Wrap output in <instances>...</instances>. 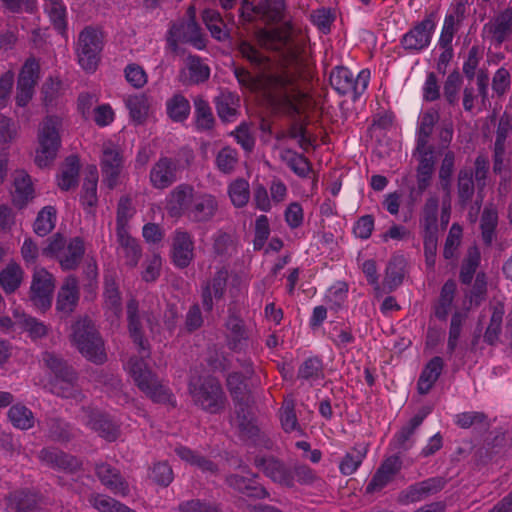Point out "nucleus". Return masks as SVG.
<instances>
[{
    "instance_id": "6e6d98bb",
    "label": "nucleus",
    "mask_w": 512,
    "mask_h": 512,
    "mask_svg": "<svg viewBox=\"0 0 512 512\" xmlns=\"http://www.w3.org/2000/svg\"><path fill=\"white\" fill-rule=\"evenodd\" d=\"M405 259L402 256H394L386 267L384 285L390 291L396 289L402 282L405 273Z\"/></svg>"
},
{
    "instance_id": "7ed1b4c3",
    "label": "nucleus",
    "mask_w": 512,
    "mask_h": 512,
    "mask_svg": "<svg viewBox=\"0 0 512 512\" xmlns=\"http://www.w3.org/2000/svg\"><path fill=\"white\" fill-rule=\"evenodd\" d=\"M254 465L274 483L287 488H293L296 483L312 485L318 479L316 472L308 465L300 463L288 465L273 456H257L254 459Z\"/></svg>"
},
{
    "instance_id": "cd10ccee",
    "label": "nucleus",
    "mask_w": 512,
    "mask_h": 512,
    "mask_svg": "<svg viewBox=\"0 0 512 512\" xmlns=\"http://www.w3.org/2000/svg\"><path fill=\"white\" fill-rule=\"evenodd\" d=\"M79 301V288L76 278L70 277L60 288L56 301V309L65 316L71 314Z\"/></svg>"
},
{
    "instance_id": "603ef678",
    "label": "nucleus",
    "mask_w": 512,
    "mask_h": 512,
    "mask_svg": "<svg viewBox=\"0 0 512 512\" xmlns=\"http://www.w3.org/2000/svg\"><path fill=\"white\" fill-rule=\"evenodd\" d=\"M239 163V153L231 146H224L215 156V166L218 171L225 175L235 172Z\"/></svg>"
},
{
    "instance_id": "3c124183",
    "label": "nucleus",
    "mask_w": 512,
    "mask_h": 512,
    "mask_svg": "<svg viewBox=\"0 0 512 512\" xmlns=\"http://www.w3.org/2000/svg\"><path fill=\"white\" fill-rule=\"evenodd\" d=\"M468 318V313L466 311H455L450 320L448 340H447V354L452 356L455 352L459 339L461 337V333L463 330V326L466 323Z\"/></svg>"
},
{
    "instance_id": "9b49d317",
    "label": "nucleus",
    "mask_w": 512,
    "mask_h": 512,
    "mask_svg": "<svg viewBox=\"0 0 512 512\" xmlns=\"http://www.w3.org/2000/svg\"><path fill=\"white\" fill-rule=\"evenodd\" d=\"M125 166V158L122 149L109 141L102 146L100 157V169L102 183L110 190L121 183V176Z\"/></svg>"
},
{
    "instance_id": "c85d7f7f",
    "label": "nucleus",
    "mask_w": 512,
    "mask_h": 512,
    "mask_svg": "<svg viewBox=\"0 0 512 512\" xmlns=\"http://www.w3.org/2000/svg\"><path fill=\"white\" fill-rule=\"evenodd\" d=\"M439 119L440 113L435 107H430L420 114L417 127L416 149H424L430 146L429 139Z\"/></svg>"
},
{
    "instance_id": "0e129e2a",
    "label": "nucleus",
    "mask_w": 512,
    "mask_h": 512,
    "mask_svg": "<svg viewBox=\"0 0 512 512\" xmlns=\"http://www.w3.org/2000/svg\"><path fill=\"white\" fill-rule=\"evenodd\" d=\"M49 385L50 391L58 397L74 399L76 401H82L84 398L79 388L78 380H61V382H50Z\"/></svg>"
},
{
    "instance_id": "864d4df0",
    "label": "nucleus",
    "mask_w": 512,
    "mask_h": 512,
    "mask_svg": "<svg viewBox=\"0 0 512 512\" xmlns=\"http://www.w3.org/2000/svg\"><path fill=\"white\" fill-rule=\"evenodd\" d=\"M136 213L132 199L128 195L119 198L116 211V233L128 232V223Z\"/></svg>"
},
{
    "instance_id": "a878e982",
    "label": "nucleus",
    "mask_w": 512,
    "mask_h": 512,
    "mask_svg": "<svg viewBox=\"0 0 512 512\" xmlns=\"http://www.w3.org/2000/svg\"><path fill=\"white\" fill-rule=\"evenodd\" d=\"M210 73V67L199 56L189 55L180 77L184 85H199L209 80Z\"/></svg>"
},
{
    "instance_id": "39448f33",
    "label": "nucleus",
    "mask_w": 512,
    "mask_h": 512,
    "mask_svg": "<svg viewBox=\"0 0 512 512\" xmlns=\"http://www.w3.org/2000/svg\"><path fill=\"white\" fill-rule=\"evenodd\" d=\"M193 403L209 414H219L227 397L219 380L212 376L194 378L188 385Z\"/></svg>"
},
{
    "instance_id": "79ce46f5",
    "label": "nucleus",
    "mask_w": 512,
    "mask_h": 512,
    "mask_svg": "<svg viewBox=\"0 0 512 512\" xmlns=\"http://www.w3.org/2000/svg\"><path fill=\"white\" fill-rule=\"evenodd\" d=\"M98 171L96 166H91L84 178L82 190L80 194V202L84 207L93 208L98 202L97 184H98Z\"/></svg>"
},
{
    "instance_id": "58836bf2",
    "label": "nucleus",
    "mask_w": 512,
    "mask_h": 512,
    "mask_svg": "<svg viewBox=\"0 0 512 512\" xmlns=\"http://www.w3.org/2000/svg\"><path fill=\"white\" fill-rule=\"evenodd\" d=\"M104 307L115 315H118L122 308V297L115 276L106 274L104 276Z\"/></svg>"
},
{
    "instance_id": "0eeeda50",
    "label": "nucleus",
    "mask_w": 512,
    "mask_h": 512,
    "mask_svg": "<svg viewBox=\"0 0 512 512\" xmlns=\"http://www.w3.org/2000/svg\"><path fill=\"white\" fill-rule=\"evenodd\" d=\"M62 119L56 115L44 118L38 130V148L36 150L35 162L43 168L49 166L56 158L61 146L60 129Z\"/></svg>"
},
{
    "instance_id": "f257e3e1",
    "label": "nucleus",
    "mask_w": 512,
    "mask_h": 512,
    "mask_svg": "<svg viewBox=\"0 0 512 512\" xmlns=\"http://www.w3.org/2000/svg\"><path fill=\"white\" fill-rule=\"evenodd\" d=\"M238 51L253 68L261 73L254 77L244 67H235L234 75L243 87L261 90L264 98L276 113L295 114L299 112L302 92L297 77L287 69L264 72L270 66V59L246 40L238 44Z\"/></svg>"
},
{
    "instance_id": "37998d69",
    "label": "nucleus",
    "mask_w": 512,
    "mask_h": 512,
    "mask_svg": "<svg viewBox=\"0 0 512 512\" xmlns=\"http://www.w3.org/2000/svg\"><path fill=\"white\" fill-rule=\"evenodd\" d=\"M498 225V212L493 206H486L483 209L480 219V229L483 243L491 246L496 237V228Z\"/></svg>"
},
{
    "instance_id": "49530a36",
    "label": "nucleus",
    "mask_w": 512,
    "mask_h": 512,
    "mask_svg": "<svg viewBox=\"0 0 512 512\" xmlns=\"http://www.w3.org/2000/svg\"><path fill=\"white\" fill-rule=\"evenodd\" d=\"M45 12L48 14L54 29L57 30L58 33L62 36H66V6L62 0H47L45 3Z\"/></svg>"
},
{
    "instance_id": "f704fd0d",
    "label": "nucleus",
    "mask_w": 512,
    "mask_h": 512,
    "mask_svg": "<svg viewBox=\"0 0 512 512\" xmlns=\"http://www.w3.org/2000/svg\"><path fill=\"white\" fill-rule=\"evenodd\" d=\"M280 159L300 178H307L312 171L310 160L291 148H284Z\"/></svg>"
},
{
    "instance_id": "423d86ee",
    "label": "nucleus",
    "mask_w": 512,
    "mask_h": 512,
    "mask_svg": "<svg viewBox=\"0 0 512 512\" xmlns=\"http://www.w3.org/2000/svg\"><path fill=\"white\" fill-rule=\"evenodd\" d=\"M72 329V342L82 356L97 365L105 363L107 354L104 341L94 323L88 318L80 319Z\"/></svg>"
},
{
    "instance_id": "b1692460",
    "label": "nucleus",
    "mask_w": 512,
    "mask_h": 512,
    "mask_svg": "<svg viewBox=\"0 0 512 512\" xmlns=\"http://www.w3.org/2000/svg\"><path fill=\"white\" fill-rule=\"evenodd\" d=\"M95 473L100 482L112 493L120 496L129 494L128 482L117 468L108 463H99L95 467Z\"/></svg>"
},
{
    "instance_id": "de8ad7c7",
    "label": "nucleus",
    "mask_w": 512,
    "mask_h": 512,
    "mask_svg": "<svg viewBox=\"0 0 512 512\" xmlns=\"http://www.w3.org/2000/svg\"><path fill=\"white\" fill-rule=\"evenodd\" d=\"M194 108L196 129L199 131H209L213 129L215 119L208 101L198 96L194 99Z\"/></svg>"
},
{
    "instance_id": "9d476101",
    "label": "nucleus",
    "mask_w": 512,
    "mask_h": 512,
    "mask_svg": "<svg viewBox=\"0 0 512 512\" xmlns=\"http://www.w3.org/2000/svg\"><path fill=\"white\" fill-rule=\"evenodd\" d=\"M436 12L426 13L421 21L402 35L400 46L407 54H419L426 50L432 41L436 29Z\"/></svg>"
},
{
    "instance_id": "f03ea898",
    "label": "nucleus",
    "mask_w": 512,
    "mask_h": 512,
    "mask_svg": "<svg viewBox=\"0 0 512 512\" xmlns=\"http://www.w3.org/2000/svg\"><path fill=\"white\" fill-rule=\"evenodd\" d=\"M126 321L129 337L141 354V357L130 358V375L137 387L152 401L169 403L172 398L170 389L161 383L144 360L151 354V346L145 335V325L154 333L159 325V312L152 307L140 308L136 299H130L126 305Z\"/></svg>"
},
{
    "instance_id": "8fccbe9b",
    "label": "nucleus",
    "mask_w": 512,
    "mask_h": 512,
    "mask_svg": "<svg viewBox=\"0 0 512 512\" xmlns=\"http://www.w3.org/2000/svg\"><path fill=\"white\" fill-rule=\"evenodd\" d=\"M454 424L462 429L475 428L486 430L490 423L488 416L481 411H467L454 416Z\"/></svg>"
},
{
    "instance_id": "bf43d9fd",
    "label": "nucleus",
    "mask_w": 512,
    "mask_h": 512,
    "mask_svg": "<svg viewBox=\"0 0 512 512\" xmlns=\"http://www.w3.org/2000/svg\"><path fill=\"white\" fill-rule=\"evenodd\" d=\"M463 84V77L458 70H453L444 81L443 96L449 106H456L459 101V92Z\"/></svg>"
},
{
    "instance_id": "6ab92c4d",
    "label": "nucleus",
    "mask_w": 512,
    "mask_h": 512,
    "mask_svg": "<svg viewBox=\"0 0 512 512\" xmlns=\"http://www.w3.org/2000/svg\"><path fill=\"white\" fill-rule=\"evenodd\" d=\"M219 210L215 195L207 192H195L187 219L192 223L202 224L213 220Z\"/></svg>"
},
{
    "instance_id": "052dcab7",
    "label": "nucleus",
    "mask_w": 512,
    "mask_h": 512,
    "mask_svg": "<svg viewBox=\"0 0 512 512\" xmlns=\"http://www.w3.org/2000/svg\"><path fill=\"white\" fill-rule=\"evenodd\" d=\"M12 425L21 430H27L34 425L33 412L24 405L15 404L8 411Z\"/></svg>"
},
{
    "instance_id": "7c9ffc66",
    "label": "nucleus",
    "mask_w": 512,
    "mask_h": 512,
    "mask_svg": "<svg viewBox=\"0 0 512 512\" xmlns=\"http://www.w3.org/2000/svg\"><path fill=\"white\" fill-rule=\"evenodd\" d=\"M226 483L247 497L263 499L269 495L267 490L263 486L258 485L253 478L232 474L226 478Z\"/></svg>"
},
{
    "instance_id": "20e7f679",
    "label": "nucleus",
    "mask_w": 512,
    "mask_h": 512,
    "mask_svg": "<svg viewBox=\"0 0 512 512\" xmlns=\"http://www.w3.org/2000/svg\"><path fill=\"white\" fill-rule=\"evenodd\" d=\"M85 250L83 238L76 236L67 242L62 234L56 233L46 240L42 255L56 259L62 270L72 271L79 267Z\"/></svg>"
},
{
    "instance_id": "69168bd1",
    "label": "nucleus",
    "mask_w": 512,
    "mask_h": 512,
    "mask_svg": "<svg viewBox=\"0 0 512 512\" xmlns=\"http://www.w3.org/2000/svg\"><path fill=\"white\" fill-rule=\"evenodd\" d=\"M228 194L235 207L246 206L250 198L248 181L243 178L236 179L228 186Z\"/></svg>"
},
{
    "instance_id": "473e14b6",
    "label": "nucleus",
    "mask_w": 512,
    "mask_h": 512,
    "mask_svg": "<svg viewBox=\"0 0 512 512\" xmlns=\"http://www.w3.org/2000/svg\"><path fill=\"white\" fill-rule=\"evenodd\" d=\"M439 199L430 195L422 208L420 228L422 234H438Z\"/></svg>"
},
{
    "instance_id": "338daca9",
    "label": "nucleus",
    "mask_w": 512,
    "mask_h": 512,
    "mask_svg": "<svg viewBox=\"0 0 512 512\" xmlns=\"http://www.w3.org/2000/svg\"><path fill=\"white\" fill-rule=\"evenodd\" d=\"M366 454V447H362L361 449L353 448L351 452L346 453L342 458L339 464L340 472L345 476L352 475L360 467L366 457Z\"/></svg>"
},
{
    "instance_id": "f3484780",
    "label": "nucleus",
    "mask_w": 512,
    "mask_h": 512,
    "mask_svg": "<svg viewBox=\"0 0 512 512\" xmlns=\"http://www.w3.org/2000/svg\"><path fill=\"white\" fill-rule=\"evenodd\" d=\"M41 504V494L30 488L10 491L3 499L5 512H40Z\"/></svg>"
},
{
    "instance_id": "72a5a7b5",
    "label": "nucleus",
    "mask_w": 512,
    "mask_h": 512,
    "mask_svg": "<svg viewBox=\"0 0 512 512\" xmlns=\"http://www.w3.org/2000/svg\"><path fill=\"white\" fill-rule=\"evenodd\" d=\"M166 114L175 123L185 122L191 112L189 100L181 93H175L166 100Z\"/></svg>"
},
{
    "instance_id": "5fc2aeb1",
    "label": "nucleus",
    "mask_w": 512,
    "mask_h": 512,
    "mask_svg": "<svg viewBox=\"0 0 512 512\" xmlns=\"http://www.w3.org/2000/svg\"><path fill=\"white\" fill-rule=\"evenodd\" d=\"M475 191L473 172L470 169H461L458 173L457 193L461 207H466L472 200Z\"/></svg>"
},
{
    "instance_id": "a19ab883",
    "label": "nucleus",
    "mask_w": 512,
    "mask_h": 512,
    "mask_svg": "<svg viewBox=\"0 0 512 512\" xmlns=\"http://www.w3.org/2000/svg\"><path fill=\"white\" fill-rule=\"evenodd\" d=\"M24 271L12 261L0 272V286L6 294L14 293L23 281Z\"/></svg>"
},
{
    "instance_id": "a18cd8bd",
    "label": "nucleus",
    "mask_w": 512,
    "mask_h": 512,
    "mask_svg": "<svg viewBox=\"0 0 512 512\" xmlns=\"http://www.w3.org/2000/svg\"><path fill=\"white\" fill-rule=\"evenodd\" d=\"M202 20L214 39L225 41L229 38V33L225 29L226 25L219 11L211 8L205 9L202 12Z\"/></svg>"
},
{
    "instance_id": "6e6552de",
    "label": "nucleus",
    "mask_w": 512,
    "mask_h": 512,
    "mask_svg": "<svg viewBox=\"0 0 512 512\" xmlns=\"http://www.w3.org/2000/svg\"><path fill=\"white\" fill-rule=\"evenodd\" d=\"M104 36L100 29L86 26L78 36L76 55L79 65L86 72H94L100 62Z\"/></svg>"
},
{
    "instance_id": "ea45409f",
    "label": "nucleus",
    "mask_w": 512,
    "mask_h": 512,
    "mask_svg": "<svg viewBox=\"0 0 512 512\" xmlns=\"http://www.w3.org/2000/svg\"><path fill=\"white\" fill-rule=\"evenodd\" d=\"M14 187L12 201L14 206L21 209L33 198L34 189L30 176L23 172L19 173L14 179Z\"/></svg>"
},
{
    "instance_id": "774afa93",
    "label": "nucleus",
    "mask_w": 512,
    "mask_h": 512,
    "mask_svg": "<svg viewBox=\"0 0 512 512\" xmlns=\"http://www.w3.org/2000/svg\"><path fill=\"white\" fill-rule=\"evenodd\" d=\"M47 426L48 435L53 441L68 442L74 437L71 425L59 418H50Z\"/></svg>"
},
{
    "instance_id": "412c9836",
    "label": "nucleus",
    "mask_w": 512,
    "mask_h": 512,
    "mask_svg": "<svg viewBox=\"0 0 512 512\" xmlns=\"http://www.w3.org/2000/svg\"><path fill=\"white\" fill-rule=\"evenodd\" d=\"M195 242L193 235L185 230L176 229L172 237L171 259L180 269L187 268L194 260Z\"/></svg>"
},
{
    "instance_id": "4d7b16f0",
    "label": "nucleus",
    "mask_w": 512,
    "mask_h": 512,
    "mask_svg": "<svg viewBox=\"0 0 512 512\" xmlns=\"http://www.w3.org/2000/svg\"><path fill=\"white\" fill-rule=\"evenodd\" d=\"M125 106L129 110V115L135 123L142 124L146 120L149 111V103L148 98L144 94L128 96L125 100Z\"/></svg>"
},
{
    "instance_id": "f8f14e48",
    "label": "nucleus",
    "mask_w": 512,
    "mask_h": 512,
    "mask_svg": "<svg viewBox=\"0 0 512 512\" xmlns=\"http://www.w3.org/2000/svg\"><path fill=\"white\" fill-rule=\"evenodd\" d=\"M291 26L276 27L263 32L264 44L271 50L278 52L285 65H292L298 61L299 49L295 44Z\"/></svg>"
},
{
    "instance_id": "4be33fe9",
    "label": "nucleus",
    "mask_w": 512,
    "mask_h": 512,
    "mask_svg": "<svg viewBox=\"0 0 512 512\" xmlns=\"http://www.w3.org/2000/svg\"><path fill=\"white\" fill-rule=\"evenodd\" d=\"M38 457L49 468L68 474L77 473L82 469L83 465V462L78 457L53 447L41 449Z\"/></svg>"
},
{
    "instance_id": "5701e85b",
    "label": "nucleus",
    "mask_w": 512,
    "mask_h": 512,
    "mask_svg": "<svg viewBox=\"0 0 512 512\" xmlns=\"http://www.w3.org/2000/svg\"><path fill=\"white\" fill-rule=\"evenodd\" d=\"M195 190L189 184H180L176 186L167 198V211L171 217L180 218L185 216L187 218L188 210L192 203Z\"/></svg>"
},
{
    "instance_id": "e433bc0d",
    "label": "nucleus",
    "mask_w": 512,
    "mask_h": 512,
    "mask_svg": "<svg viewBox=\"0 0 512 512\" xmlns=\"http://www.w3.org/2000/svg\"><path fill=\"white\" fill-rule=\"evenodd\" d=\"M295 408V399L293 397H286L279 410L281 427L286 433L297 432L299 435H303L304 431L298 422Z\"/></svg>"
},
{
    "instance_id": "ddd939ff",
    "label": "nucleus",
    "mask_w": 512,
    "mask_h": 512,
    "mask_svg": "<svg viewBox=\"0 0 512 512\" xmlns=\"http://www.w3.org/2000/svg\"><path fill=\"white\" fill-rule=\"evenodd\" d=\"M284 3L280 0H244L241 15L248 21L278 23L283 18Z\"/></svg>"
},
{
    "instance_id": "dca6fc26",
    "label": "nucleus",
    "mask_w": 512,
    "mask_h": 512,
    "mask_svg": "<svg viewBox=\"0 0 512 512\" xmlns=\"http://www.w3.org/2000/svg\"><path fill=\"white\" fill-rule=\"evenodd\" d=\"M229 279V271L226 267L218 268L211 278L201 285V303L206 313H211L214 308V301L222 300L226 294Z\"/></svg>"
},
{
    "instance_id": "c756f323",
    "label": "nucleus",
    "mask_w": 512,
    "mask_h": 512,
    "mask_svg": "<svg viewBox=\"0 0 512 512\" xmlns=\"http://www.w3.org/2000/svg\"><path fill=\"white\" fill-rule=\"evenodd\" d=\"M87 425L109 442L115 441L120 435L119 425L104 413H92Z\"/></svg>"
},
{
    "instance_id": "2f4dec72",
    "label": "nucleus",
    "mask_w": 512,
    "mask_h": 512,
    "mask_svg": "<svg viewBox=\"0 0 512 512\" xmlns=\"http://www.w3.org/2000/svg\"><path fill=\"white\" fill-rule=\"evenodd\" d=\"M80 160L77 155L68 156L57 176V184L63 191H68L78 185Z\"/></svg>"
},
{
    "instance_id": "09e8293b",
    "label": "nucleus",
    "mask_w": 512,
    "mask_h": 512,
    "mask_svg": "<svg viewBox=\"0 0 512 512\" xmlns=\"http://www.w3.org/2000/svg\"><path fill=\"white\" fill-rule=\"evenodd\" d=\"M297 377L310 383L322 380L324 378L322 359L318 356L305 359L298 368Z\"/></svg>"
},
{
    "instance_id": "c03bdc74",
    "label": "nucleus",
    "mask_w": 512,
    "mask_h": 512,
    "mask_svg": "<svg viewBox=\"0 0 512 512\" xmlns=\"http://www.w3.org/2000/svg\"><path fill=\"white\" fill-rule=\"evenodd\" d=\"M491 317L484 333V341L489 345H495L499 340L502 332L503 317L505 314V307L502 302H497L491 307Z\"/></svg>"
},
{
    "instance_id": "13d9d810",
    "label": "nucleus",
    "mask_w": 512,
    "mask_h": 512,
    "mask_svg": "<svg viewBox=\"0 0 512 512\" xmlns=\"http://www.w3.org/2000/svg\"><path fill=\"white\" fill-rule=\"evenodd\" d=\"M56 209L53 206L43 207L33 224V231L40 237L48 235L56 224Z\"/></svg>"
},
{
    "instance_id": "2eb2a0df",
    "label": "nucleus",
    "mask_w": 512,
    "mask_h": 512,
    "mask_svg": "<svg viewBox=\"0 0 512 512\" xmlns=\"http://www.w3.org/2000/svg\"><path fill=\"white\" fill-rule=\"evenodd\" d=\"M54 288L53 275L44 268L36 269L30 287V300L33 305L41 311L49 309L52 305Z\"/></svg>"
},
{
    "instance_id": "bb28decb",
    "label": "nucleus",
    "mask_w": 512,
    "mask_h": 512,
    "mask_svg": "<svg viewBox=\"0 0 512 512\" xmlns=\"http://www.w3.org/2000/svg\"><path fill=\"white\" fill-rule=\"evenodd\" d=\"M444 368V361L440 356H434L422 369L417 381V391L420 395L428 394L438 381Z\"/></svg>"
},
{
    "instance_id": "c9c22d12",
    "label": "nucleus",
    "mask_w": 512,
    "mask_h": 512,
    "mask_svg": "<svg viewBox=\"0 0 512 512\" xmlns=\"http://www.w3.org/2000/svg\"><path fill=\"white\" fill-rule=\"evenodd\" d=\"M457 285L454 280H447L440 291V296L434 305V315L440 321H445L451 311Z\"/></svg>"
},
{
    "instance_id": "e2e57ef3",
    "label": "nucleus",
    "mask_w": 512,
    "mask_h": 512,
    "mask_svg": "<svg viewBox=\"0 0 512 512\" xmlns=\"http://www.w3.org/2000/svg\"><path fill=\"white\" fill-rule=\"evenodd\" d=\"M503 441V435H496L492 442L485 441V443L481 447L477 448L473 454L472 461L474 465L478 468H481L482 466L488 464L493 459V456L497 453L495 448L501 445Z\"/></svg>"
},
{
    "instance_id": "4468645a",
    "label": "nucleus",
    "mask_w": 512,
    "mask_h": 512,
    "mask_svg": "<svg viewBox=\"0 0 512 512\" xmlns=\"http://www.w3.org/2000/svg\"><path fill=\"white\" fill-rule=\"evenodd\" d=\"M484 40L494 47H500L512 37V8L508 7L486 22L481 31Z\"/></svg>"
},
{
    "instance_id": "393cba45",
    "label": "nucleus",
    "mask_w": 512,
    "mask_h": 512,
    "mask_svg": "<svg viewBox=\"0 0 512 512\" xmlns=\"http://www.w3.org/2000/svg\"><path fill=\"white\" fill-rule=\"evenodd\" d=\"M243 373L233 371L226 376V387L233 400L236 409L242 412L248 407L250 390L248 388L247 380Z\"/></svg>"
},
{
    "instance_id": "aec40b11",
    "label": "nucleus",
    "mask_w": 512,
    "mask_h": 512,
    "mask_svg": "<svg viewBox=\"0 0 512 512\" xmlns=\"http://www.w3.org/2000/svg\"><path fill=\"white\" fill-rule=\"evenodd\" d=\"M179 161L175 158L161 156L151 167L149 181L157 190H164L177 181Z\"/></svg>"
},
{
    "instance_id": "4c0bfd02",
    "label": "nucleus",
    "mask_w": 512,
    "mask_h": 512,
    "mask_svg": "<svg viewBox=\"0 0 512 512\" xmlns=\"http://www.w3.org/2000/svg\"><path fill=\"white\" fill-rule=\"evenodd\" d=\"M116 236L120 245V254L125 259V264L130 267L137 266L142 256V249L137 240L131 237L129 232L116 233Z\"/></svg>"
},
{
    "instance_id": "a211bd4d",
    "label": "nucleus",
    "mask_w": 512,
    "mask_h": 512,
    "mask_svg": "<svg viewBox=\"0 0 512 512\" xmlns=\"http://www.w3.org/2000/svg\"><path fill=\"white\" fill-rule=\"evenodd\" d=\"M446 485L443 477H431L423 481L409 485L402 490L397 497V502L401 505H408L419 502L427 497L440 492Z\"/></svg>"
},
{
    "instance_id": "1a4fd4ad",
    "label": "nucleus",
    "mask_w": 512,
    "mask_h": 512,
    "mask_svg": "<svg viewBox=\"0 0 512 512\" xmlns=\"http://www.w3.org/2000/svg\"><path fill=\"white\" fill-rule=\"evenodd\" d=\"M370 71L361 70L356 77L344 66H336L329 77L331 87L341 96L352 95V100L357 101L367 90L370 81Z\"/></svg>"
},
{
    "instance_id": "680f3d73",
    "label": "nucleus",
    "mask_w": 512,
    "mask_h": 512,
    "mask_svg": "<svg viewBox=\"0 0 512 512\" xmlns=\"http://www.w3.org/2000/svg\"><path fill=\"white\" fill-rule=\"evenodd\" d=\"M480 253L476 248L469 249L463 259L459 273V280L464 285H470L480 264Z\"/></svg>"
}]
</instances>
